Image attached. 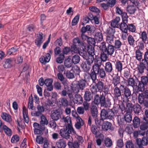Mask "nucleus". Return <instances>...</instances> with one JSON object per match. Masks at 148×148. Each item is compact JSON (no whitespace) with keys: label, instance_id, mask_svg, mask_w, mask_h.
<instances>
[{"label":"nucleus","instance_id":"obj_1","mask_svg":"<svg viewBox=\"0 0 148 148\" xmlns=\"http://www.w3.org/2000/svg\"><path fill=\"white\" fill-rule=\"evenodd\" d=\"M87 52L88 53V55H86L84 53L83 54L82 53H79V54L86 60L88 64V66H87L85 62H83L81 64V66L84 71H88L90 70L91 65L92 63V49L91 46L88 47Z\"/></svg>","mask_w":148,"mask_h":148},{"label":"nucleus","instance_id":"obj_2","mask_svg":"<svg viewBox=\"0 0 148 148\" xmlns=\"http://www.w3.org/2000/svg\"><path fill=\"white\" fill-rule=\"evenodd\" d=\"M98 112L97 107L93 106V118L94 119L95 122L97 127L93 126V134L95 135V137L97 138L99 137L102 135V134L99 132L100 128L99 125H100L101 121L100 119L97 117Z\"/></svg>","mask_w":148,"mask_h":148},{"label":"nucleus","instance_id":"obj_3","mask_svg":"<svg viewBox=\"0 0 148 148\" xmlns=\"http://www.w3.org/2000/svg\"><path fill=\"white\" fill-rule=\"evenodd\" d=\"M116 109L115 107H113L112 109L107 110L103 109L100 114L101 119L103 121L105 119L112 120L114 119L115 114L118 112Z\"/></svg>","mask_w":148,"mask_h":148},{"label":"nucleus","instance_id":"obj_4","mask_svg":"<svg viewBox=\"0 0 148 148\" xmlns=\"http://www.w3.org/2000/svg\"><path fill=\"white\" fill-rule=\"evenodd\" d=\"M99 53L97 51L96 52L95 51L94 48L93 47V61L95 60L94 65H93V78H95L96 79V75L99 73L101 66L100 64L98 62L99 61L98 60L99 59L98 56Z\"/></svg>","mask_w":148,"mask_h":148},{"label":"nucleus","instance_id":"obj_5","mask_svg":"<svg viewBox=\"0 0 148 148\" xmlns=\"http://www.w3.org/2000/svg\"><path fill=\"white\" fill-rule=\"evenodd\" d=\"M73 133H75V130L73 128L65 127L61 129L59 131V134L63 138L66 139H69L70 137V134Z\"/></svg>","mask_w":148,"mask_h":148},{"label":"nucleus","instance_id":"obj_6","mask_svg":"<svg viewBox=\"0 0 148 148\" xmlns=\"http://www.w3.org/2000/svg\"><path fill=\"white\" fill-rule=\"evenodd\" d=\"M100 47L102 51L106 53L108 55L112 56L115 51V48L113 45L106 44L105 42L101 43Z\"/></svg>","mask_w":148,"mask_h":148},{"label":"nucleus","instance_id":"obj_7","mask_svg":"<svg viewBox=\"0 0 148 148\" xmlns=\"http://www.w3.org/2000/svg\"><path fill=\"white\" fill-rule=\"evenodd\" d=\"M138 99L140 103H143L145 106L148 107V90H146L143 93L139 94Z\"/></svg>","mask_w":148,"mask_h":148},{"label":"nucleus","instance_id":"obj_8","mask_svg":"<svg viewBox=\"0 0 148 148\" xmlns=\"http://www.w3.org/2000/svg\"><path fill=\"white\" fill-rule=\"evenodd\" d=\"M94 32H95L96 33L94 38H93V46H98V43L101 41L103 39L102 35V33L100 32L96 33V32L94 30L93 33Z\"/></svg>","mask_w":148,"mask_h":148},{"label":"nucleus","instance_id":"obj_9","mask_svg":"<svg viewBox=\"0 0 148 148\" xmlns=\"http://www.w3.org/2000/svg\"><path fill=\"white\" fill-rule=\"evenodd\" d=\"M121 90L122 95L126 98L129 99L131 95V92L129 88L124 86L121 85Z\"/></svg>","mask_w":148,"mask_h":148},{"label":"nucleus","instance_id":"obj_10","mask_svg":"<svg viewBox=\"0 0 148 148\" xmlns=\"http://www.w3.org/2000/svg\"><path fill=\"white\" fill-rule=\"evenodd\" d=\"M61 120L64 123L65 127L73 128L71 118L69 116H63Z\"/></svg>","mask_w":148,"mask_h":148},{"label":"nucleus","instance_id":"obj_11","mask_svg":"<svg viewBox=\"0 0 148 148\" xmlns=\"http://www.w3.org/2000/svg\"><path fill=\"white\" fill-rule=\"evenodd\" d=\"M58 104L61 107H68L69 103L67 99L65 97H62L59 99Z\"/></svg>","mask_w":148,"mask_h":148},{"label":"nucleus","instance_id":"obj_12","mask_svg":"<svg viewBox=\"0 0 148 148\" xmlns=\"http://www.w3.org/2000/svg\"><path fill=\"white\" fill-rule=\"evenodd\" d=\"M136 142L139 148H143V146L147 145L148 142L147 138L145 137H143L142 140L140 138H137Z\"/></svg>","mask_w":148,"mask_h":148},{"label":"nucleus","instance_id":"obj_13","mask_svg":"<svg viewBox=\"0 0 148 148\" xmlns=\"http://www.w3.org/2000/svg\"><path fill=\"white\" fill-rule=\"evenodd\" d=\"M51 57V55L49 53H46L44 56H42L40 58V61L41 63L45 64L49 62Z\"/></svg>","mask_w":148,"mask_h":148},{"label":"nucleus","instance_id":"obj_14","mask_svg":"<svg viewBox=\"0 0 148 148\" xmlns=\"http://www.w3.org/2000/svg\"><path fill=\"white\" fill-rule=\"evenodd\" d=\"M43 34L41 32H39L37 36V38L35 40V44L38 47H40L41 44L44 41L43 37Z\"/></svg>","mask_w":148,"mask_h":148},{"label":"nucleus","instance_id":"obj_15","mask_svg":"<svg viewBox=\"0 0 148 148\" xmlns=\"http://www.w3.org/2000/svg\"><path fill=\"white\" fill-rule=\"evenodd\" d=\"M60 116V113L57 110H53L51 111L50 116L53 120L57 121L59 119Z\"/></svg>","mask_w":148,"mask_h":148},{"label":"nucleus","instance_id":"obj_16","mask_svg":"<svg viewBox=\"0 0 148 148\" xmlns=\"http://www.w3.org/2000/svg\"><path fill=\"white\" fill-rule=\"evenodd\" d=\"M53 80L52 79H47L44 81L45 84L47 87V89L49 91H51L53 90Z\"/></svg>","mask_w":148,"mask_h":148},{"label":"nucleus","instance_id":"obj_17","mask_svg":"<svg viewBox=\"0 0 148 148\" xmlns=\"http://www.w3.org/2000/svg\"><path fill=\"white\" fill-rule=\"evenodd\" d=\"M120 78L119 77L118 75H116L114 77L111 81L112 84L111 85V87H117L120 83Z\"/></svg>","mask_w":148,"mask_h":148},{"label":"nucleus","instance_id":"obj_18","mask_svg":"<svg viewBox=\"0 0 148 148\" xmlns=\"http://www.w3.org/2000/svg\"><path fill=\"white\" fill-rule=\"evenodd\" d=\"M75 103L77 104H81L83 103V98L81 95L77 94L75 95L73 100Z\"/></svg>","mask_w":148,"mask_h":148},{"label":"nucleus","instance_id":"obj_19","mask_svg":"<svg viewBox=\"0 0 148 148\" xmlns=\"http://www.w3.org/2000/svg\"><path fill=\"white\" fill-rule=\"evenodd\" d=\"M33 126L34 128L33 130L39 129H45V134H47L48 133V130L44 126L40 125L37 123H34L33 124Z\"/></svg>","mask_w":148,"mask_h":148},{"label":"nucleus","instance_id":"obj_20","mask_svg":"<svg viewBox=\"0 0 148 148\" xmlns=\"http://www.w3.org/2000/svg\"><path fill=\"white\" fill-rule=\"evenodd\" d=\"M121 85L120 86L119 88L118 87H113L112 86L111 87V89H113L114 94V96L116 97H118L121 95L122 92L121 90Z\"/></svg>","mask_w":148,"mask_h":148},{"label":"nucleus","instance_id":"obj_21","mask_svg":"<svg viewBox=\"0 0 148 148\" xmlns=\"http://www.w3.org/2000/svg\"><path fill=\"white\" fill-rule=\"evenodd\" d=\"M141 110V107L138 104L136 103L133 106L132 111L135 114L139 115Z\"/></svg>","mask_w":148,"mask_h":148},{"label":"nucleus","instance_id":"obj_22","mask_svg":"<svg viewBox=\"0 0 148 148\" xmlns=\"http://www.w3.org/2000/svg\"><path fill=\"white\" fill-rule=\"evenodd\" d=\"M1 116L3 120L7 122L10 123L12 121V119L11 116L6 113H2Z\"/></svg>","mask_w":148,"mask_h":148},{"label":"nucleus","instance_id":"obj_23","mask_svg":"<svg viewBox=\"0 0 148 148\" xmlns=\"http://www.w3.org/2000/svg\"><path fill=\"white\" fill-rule=\"evenodd\" d=\"M127 22L122 21L119 26L120 30L124 33H127V32L128 24H127Z\"/></svg>","mask_w":148,"mask_h":148},{"label":"nucleus","instance_id":"obj_24","mask_svg":"<svg viewBox=\"0 0 148 148\" xmlns=\"http://www.w3.org/2000/svg\"><path fill=\"white\" fill-rule=\"evenodd\" d=\"M120 20V18L119 17L117 16L112 20L111 22L110 25L111 26L115 28H118V26L119 25V21Z\"/></svg>","mask_w":148,"mask_h":148},{"label":"nucleus","instance_id":"obj_25","mask_svg":"<svg viewBox=\"0 0 148 148\" xmlns=\"http://www.w3.org/2000/svg\"><path fill=\"white\" fill-rule=\"evenodd\" d=\"M23 114L24 122L27 123H28L29 119L28 116V110L25 106H24L23 108Z\"/></svg>","mask_w":148,"mask_h":148},{"label":"nucleus","instance_id":"obj_26","mask_svg":"<svg viewBox=\"0 0 148 148\" xmlns=\"http://www.w3.org/2000/svg\"><path fill=\"white\" fill-rule=\"evenodd\" d=\"M142 124L140 126V128L142 130L144 131L148 128V119L145 117L143 119V121L141 122Z\"/></svg>","mask_w":148,"mask_h":148},{"label":"nucleus","instance_id":"obj_27","mask_svg":"<svg viewBox=\"0 0 148 148\" xmlns=\"http://www.w3.org/2000/svg\"><path fill=\"white\" fill-rule=\"evenodd\" d=\"M115 68L118 72L121 73L123 69L122 62L119 60H117L115 64Z\"/></svg>","mask_w":148,"mask_h":148},{"label":"nucleus","instance_id":"obj_28","mask_svg":"<svg viewBox=\"0 0 148 148\" xmlns=\"http://www.w3.org/2000/svg\"><path fill=\"white\" fill-rule=\"evenodd\" d=\"M76 122L75 124V127L78 129H80L84 125V121L80 117L76 119Z\"/></svg>","mask_w":148,"mask_h":148},{"label":"nucleus","instance_id":"obj_29","mask_svg":"<svg viewBox=\"0 0 148 148\" xmlns=\"http://www.w3.org/2000/svg\"><path fill=\"white\" fill-rule=\"evenodd\" d=\"M116 32V28L112 27H109L106 30V33L107 35L114 36Z\"/></svg>","mask_w":148,"mask_h":148},{"label":"nucleus","instance_id":"obj_30","mask_svg":"<svg viewBox=\"0 0 148 148\" xmlns=\"http://www.w3.org/2000/svg\"><path fill=\"white\" fill-rule=\"evenodd\" d=\"M3 131L5 134L8 136H10L12 134V130L5 125L3 126L2 128L1 132Z\"/></svg>","mask_w":148,"mask_h":148},{"label":"nucleus","instance_id":"obj_31","mask_svg":"<svg viewBox=\"0 0 148 148\" xmlns=\"http://www.w3.org/2000/svg\"><path fill=\"white\" fill-rule=\"evenodd\" d=\"M58 148H64L66 146L65 141L62 139H60L56 142Z\"/></svg>","mask_w":148,"mask_h":148},{"label":"nucleus","instance_id":"obj_32","mask_svg":"<svg viewBox=\"0 0 148 148\" xmlns=\"http://www.w3.org/2000/svg\"><path fill=\"white\" fill-rule=\"evenodd\" d=\"M104 68L106 72L108 73L111 72L113 70L112 64L110 62L106 63Z\"/></svg>","mask_w":148,"mask_h":148},{"label":"nucleus","instance_id":"obj_33","mask_svg":"<svg viewBox=\"0 0 148 148\" xmlns=\"http://www.w3.org/2000/svg\"><path fill=\"white\" fill-rule=\"evenodd\" d=\"M12 60L11 58L5 60L4 63L3 65L5 69L11 68L12 66L11 63Z\"/></svg>","mask_w":148,"mask_h":148},{"label":"nucleus","instance_id":"obj_34","mask_svg":"<svg viewBox=\"0 0 148 148\" xmlns=\"http://www.w3.org/2000/svg\"><path fill=\"white\" fill-rule=\"evenodd\" d=\"M92 98V94L88 90L85 91L84 95V98L86 101H90Z\"/></svg>","mask_w":148,"mask_h":148},{"label":"nucleus","instance_id":"obj_35","mask_svg":"<svg viewBox=\"0 0 148 148\" xmlns=\"http://www.w3.org/2000/svg\"><path fill=\"white\" fill-rule=\"evenodd\" d=\"M104 97L103 95H101L100 97L98 94L96 95L94 97V101L93 102L96 105H98L100 103L101 104L102 101V98Z\"/></svg>","mask_w":148,"mask_h":148},{"label":"nucleus","instance_id":"obj_36","mask_svg":"<svg viewBox=\"0 0 148 148\" xmlns=\"http://www.w3.org/2000/svg\"><path fill=\"white\" fill-rule=\"evenodd\" d=\"M102 101L101 103V106H103L105 108H108L110 107L111 103L109 100L106 101L105 97H103L102 98Z\"/></svg>","mask_w":148,"mask_h":148},{"label":"nucleus","instance_id":"obj_37","mask_svg":"<svg viewBox=\"0 0 148 148\" xmlns=\"http://www.w3.org/2000/svg\"><path fill=\"white\" fill-rule=\"evenodd\" d=\"M112 124L110 122L105 121L103 123L102 128L104 131H107L110 129L111 127Z\"/></svg>","mask_w":148,"mask_h":148},{"label":"nucleus","instance_id":"obj_38","mask_svg":"<svg viewBox=\"0 0 148 148\" xmlns=\"http://www.w3.org/2000/svg\"><path fill=\"white\" fill-rule=\"evenodd\" d=\"M140 38L144 41H146L147 38V34L145 31H141L139 33Z\"/></svg>","mask_w":148,"mask_h":148},{"label":"nucleus","instance_id":"obj_39","mask_svg":"<svg viewBox=\"0 0 148 148\" xmlns=\"http://www.w3.org/2000/svg\"><path fill=\"white\" fill-rule=\"evenodd\" d=\"M122 45V43L120 39L116 40L114 41V47L115 49H119Z\"/></svg>","mask_w":148,"mask_h":148},{"label":"nucleus","instance_id":"obj_40","mask_svg":"<svg viewBox=\"0 0 148 148\" xmlns=\"http://www.w3.org/2000/svg\"><path fill=\"white\" fill-rule=\"evenodd\" d=\"M114 36L107 35L106 42L107 44H112L114 43Z\"/></svg>","mask_w":148,"mask_h":148},{"label":"nucleus","instance_id":"obj_41","mask_svg":"<svg viewBox=\"0 0 148 148\" xmlns=\"http://www.w3.org/2000/svg\"><path fill=\"white\" fill-rule=\"evenodd\" d=\"M73 64L71 59L70 58H67L65 60L64 62V64L66 67L68 68H70L71 67Z\"/></svg>","mask_w":148,"mask_h":148},{"label":"nucleus","instance_id":"obj_42","mask_svg":"<svg viewBox=\"0 0 148 148\" xmlns=\"http://www.w3.org/2000/svg\"><path fill=\"white\" fill-rule=\"evenodd\" d=\"M94 80L93 79V84L95 85V86L98 89V90H101L103 88V85L102 82H100V81H98V80L97 79V81L98 82L97 84H96V83L94 82L95 81L96 79Z\"/></svg>","mask_w":148,"mask_h":148},{"label":"nucleus","instance_id":"obj_43","mask_svg":"<svg viewBox=\"0 0 148 148\" xmlns=\"http://www.w3.org/2000/svg\"><path fill=\"white\" fill-rule=\"evenodd\" d=\"M127 40L128 44L131 46L134 47L135 45V40L133 36L131 35H129L127 38Z\"/></svg>","mask_w":148,"mask_h":148},{"label":"nucleus","instance_id":"obj_44","mask_svg":"<svg viewBox=\"0 0 148 148\" xmlns=\"http://www.w3.org/2000/svg\"><path fill=\"white\" fill-rule=\"evenodd\" d=\"M124 119L127 122H130L132 120L131 113L130 112H127L124 116Z\"/></svg>","mask_w":148,"mask_h":148},{"label":"nucleus","instance_id":"obj_45","mask_svg":"<svg viewBox=\"0 0 148 148\" xmlns=\"http://www.w3.org/2000/svg\"><path fill=\"white\" fill-rule=\"evenodd\" d=\"M134 127L136 128L139 127L140 123V119L137 116L134 117L133 120Z\"/></svg>","mask_w":148,"mask_h":148},{"label":"nucleus","instance_id":"obj_46","mask_svg":"<svg viewBox=\"0 0 148 148\" xmlns=\"http://www.w3.org/2000/svg\"><path fill=\"white\" fill-rule=\"evenodd\" d=\"M136 10L134 6H129L127 8V11L130 14H134Z\"/></svg>","mask_w":148,"mask_h":148},{"label":"nucleus","instance_id":"obj_47","mask_svg":"<svg viewBox=\"0 0 148 148\" xmlns=\"http://www.w3.org/2000/svg\"><path fill=\"white\" fill-rule=\"evenodd\" d=\"M33 97L32 94H31L30 96L29 97L28 99V108L29 109L33 110Z\"/></svg>","mask_w":148,"mask_h":148},{"label":"nucleus","instance_id":"obj_48","mask_svg":"<svg viewBox=\"0 0 148 148\" xmlns=\"http://www.w3.org/2000/svg\"><path fill=\"white\" fill-rule=\"evenodd\" d=\"M130 74V71L129 69L127 68H125L124 71L123 73V76L124 78L123 79L126 80V79H127L129 78V75Z\"/></svg>","mask_w":148,"mask_h":148},{"label":"nucleus","instance_id":"obj_49","mask_svg":"<svg viewBox=\"0 0 148 148\" xmlns=\"http://www.w3.org/2000/svg\"><path fill=\"white\" fill-rule=\"evenodd\" d=\"M40 118L41 120L40 121V124L41 125L45 126V125H47L48 124V121L43 115H42L41 116Z\"/></svg>","mask_w":148,"mask_h":148},{"label":"nucleus","instance_id":"obj_50","mask_svg":"<svg viewBox=\"0 0 148 148\" xmlns=\"http://www.w3.org/2000/svg\"><path fill=\"white\" fill-rule=\"evenodd\" d=\"M79 143L77 141H75L73 143L69 142L68 143V145L71 147H74V148H78L79 147Z\"/></svg>","mask_w":148,"mask_h":148},{"label":"nucleus","instance_id":"obj_51","mask_svg":"<svg viewBox=\"0 0 148 148\" xmlns=\"http://www.w3.org/2000/svg\"><path fill=\"white\" fill-rule=\"evenodd\" d=\"M133 105L130 101L127 102L126 103V110L127 112H130L132 111Z\"/></svg>","mask_w":148,"mask_h":148},{"label":"nucleus","instance_id":"obj_52","mask_svg":"<svg viewBox=\"0 0 148 148\" xmlns=\"http://www.w3.org/2000/svg\"><path fill=\"white\" fill-rule=\"evenodd\" d=\"M127 81L129 86L133 87L136 85V83L133 78H129Z\"/></svg>","mask_w":148,"mask_h":148},{"label":"nucleus","instance_id":"obj_53","mask_svg":"<svg viewBox=\"0 0 148 148\" xmlns=\"http://www.w3.org/2000/svg\"><path fill=\"white\" fill-rule=\"evenodd\" d=\"M73 135L75 136V138H76V139L78 142L79 143L82 144L84 142V140L82 137L81 136L77 135L75 131V133H73Z\"/></svg>","mask_w":148,"mask_h":148},{"label":"nucleus","instance_id":"obj_54","mask_svg":"<svg viewBox=\"0 0 148 148\" xmlns=\"http://www.w3.org/2000/svg\"><path fill=\"white\" fill-rule=\"evenodd\" d=\"M147 65L148 64H145L144 63H143L142 62L140 66L138 68L139 72L140 73H143L144 69L146 68V66H147Z\"/></svg>","mask_w":148,"mask_h":148},{"label":"nucleus","instance_id":"obj_55","mask_svg":"<svg viewBox=\"0 0 148 148\" xmlns=\"http://www.w3.org/2000/svg\"><path fill=\"white\" fill-rule=\"evenodd\" d=\"M80 60L79 56L77 55H75L72 57V61L73 63L75 64L78 63Z\"/></svg>","mask_w":148,"mask_h":148},{"label":"nucleus","instance_id":"obj_56","mask_svg":"<svg viewBox=\"0 0 148 148\" xmlns=\"http://www.w3.org/2000/svg\"><path fill=\"white\" fill-rule=\"evenodd\" d=\"M79 18V15L77 14L73 18L71 22V25L73 26L76 25L78 23Z\"/></svg>","mask_w":148,"mask_h":148},{"label":"nucleus","instance_id":"obj_57","mask_svg":"<svg viewBox=\"0 0 148 148\" xmlns=\"http://www.w3.org/2000/svg\"><path fill=\"white\" fill-rule=\"evenodd\" d=\"M136 27L133 24H128L127 30L132 32H135L136 31Z\"/></svg>","mask_w":148,"mask_h":148},{"label":"nucleus","instance_id":"obj_58","mask_svg":"<svg viewBox=\"0 0 148 148\" xmlns=\"http://www.w3.org/2000/svg\"><path fill=\"white\" fill-rule=\"evenodd\" d=\"M73 44L76 45V44H77L78 46H83L84 45L83 43L81 42L79 38L78 37L74 38L73 40Z\"/></svg>","mask_w":148,"mask_h":148},{"label":"nucleus","instance_id":"obj_59","mask_svg":"<svg viewBox=\"0 0 148 148\" xmlns=\"http://www.w3.org/2000/svg\"><path fill=\"white\" fill-rule=\"evenodd\" d=\"M100 17L99 14L94 15V16L93 15V20L95 24L98 25L99 24Z\"/></svg>","mask_w":148,"mask_h":148},{"label":"nucleus","instance_id":"obj_60","mask_svg":"<svg viewBox=\"0 0 148 148\" xmlns=\"http://www.w3.org/2000/svg\"><path fill=\"white\" fill-rule=\"evenodd\" d=\"M54 45L57 47H61L63 44L62 40L61 37L58 38L55 42Z\"/></svg>","mask_w":148,"mask_h":148},{"label":"nucleus","instance_id":"obj_61","mask_svg":"<svg viewBox=\"0 0 148 148\" xmlns=\"http://www.w3.org/2000/svg\"><path fill=\"white\" fill-rule=\"evenodd\" d=\"M19 140V137L17 135H13L11 139V142L13 143H16Z\"/></svg>","mask_w":148,"mask_h":148},{"label":"nucleus","instance_id":"obj_62","mask_svg":"<svg viewBox=\"0 0 148 148\" xmlns=\"http://www.w3.org/2000/svg\"><path fill=\"white\" fill-rule=\"evenodd\" d=\"M136 58L138 60H140L142 58V53L139 49L136 50Z\"/></svg>","mask_w":148,"mask_h":148},{"label":"nucleus","instance_id":"obj_63","mask_svg":"<svg viewBox=\"0 0 148 148\" xmlns=\"http://www.w3.org/2000/svg\"><path fill=\"white\" fill-rule=\"evenodd\" d=\"M64 54H60L59 56V57L56 58V62L60 64L62 63L64 61Z\"/></svg>","mask_w":148,"mask_h":148},{"label":"nucleus","instance_id":"obj_64","mask_svg":"<svg viewBox=\"0 0 148 148\" xmlns=\"http://www.w3.org/2000/svg\"><path fill=\"white\" fill-rule=\"evenodd\" d=\"M142 62L145 64H148V51L145 53L144 59L142 60Z\"/></svg>","mask_w":148,"mask_h":148}]
</instances>
